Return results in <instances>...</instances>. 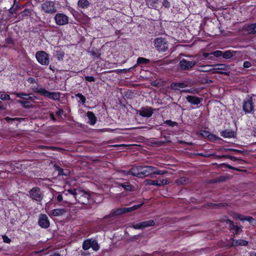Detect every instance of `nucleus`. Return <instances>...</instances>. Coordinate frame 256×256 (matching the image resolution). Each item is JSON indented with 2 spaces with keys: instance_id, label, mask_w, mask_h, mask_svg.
<instances>
[{
  "instance_id": "1",
  "label": "nucleus",
  "mask_w": 256,
  "mask_h": 256,
  "mask_svg": "<svg viewBox=\"0 0 256 256\" xmlns=\"http://www.w3.org/2000/svg\"><path fill=\"white\" fill-rule=\"evenodd\" d=\"M64 193L66 195H68V194L72 195L78 202L83 204L88 202V200L90 197L89 194L82 190L81 188L65 190Z\"/></svg>"
},
{
  "instance_id": "2",
  "label": "nucleus",
  "mask_w": 256,
  "mask_h": 256,
  "mask_svg": "<svg viewBox=\"0 0 256 256\" xmlns=\"http://www.w3.org/2000/svg\"><path fill=\"white\" fill-rule=\"evenodd\" d=\"M186 57L190 58V60L182 58L180 62V66L182 70H188L192 68L201 59L200 56H186Z\"/></svg>"
},
{
  "instance_id": "3",
  "label": "nucleus",
  "mask_w": 256,
  "mask_h": 256,
  "mask_svg": "<svg viewBox=\"0 0 256 256\" xmlns=\"http://www.w3.org/2000/svg\"><path fill=\"white\" fill-rule=\"evenodd\" d=\"M142 176H152L154 174L162 175L167 172L166 170H160L157 168L152 166H143Z\"/></svg>"
},
{
  "instance_id": "4",
  "label": "nucleus",
  "mask_w": 256,
  "mask_h": 256,
  "mask_svg": "<svg viewBox=\"0 0 256 256\" xmlns=\"http://www.w3.org/2000/svg\"><path fill=\"white\" fill-rule=\"evenodd\" d=\"M143 204V203L140 204L134 205L132 207L130 208H118L114 210H113L108 216H106L105 218H106L108 216H116L120 215V214H124L126 212H128L134 210H136L140 207H141Z\"/></svg>"
},
{
  "instance_id": "5",
  "label": "nucleus",
  "mask_w": 256,
  "mask_h": 256,
  "mask_svg": "<svg viewBox=\"0 0 256 256\" xmlns=\"http://www.w3.org/2000/svg\"><path fill=\"white\" fill-rule=\"evenodd\" d=\"M36 92L42 96L48 97L53 100H58L60 98V94L59 92H49L42 88H37Z\"/></svg>"
},
{
  "instance_id": "6",
  "label": "nucleus",
  "mask_w": 256,
  "mask_h": 256,
  "mask_svg": "<svg viewBox=\"0 0 256 256\" xmlns=\"http://www.w3.org/2000/svg\"><path fill=\"white\" fill-rule=\"evenodd\" d=\"M36 58L38 62L44 66H47L50 62V58L48 54L44 51L36 52Z\"/></svg>"
},
{
  "instance_id": "7",
  "label": "nucleus",
  "mask_w": 256,
  "mask_h": 256,
  "mask_svg": "<svg viewBox=\"0 0 256 256\" xmlns=\"http://www.w3.org/2000/svg\"><path fill=\"white\" fill-rule=\"evenodd\" d=\"M42 10L48 14L54 13L56 12V4L52 1H46L42 4Z\"/></svg>"
},
{
  "instance_id": "8",
  "label": "nucleus",
  "mask_w": 256,
  "mask_h": 256,
  "mask_svg": "<svg viewBox=\"0 0 256 256\" xmlns=\"http://www.w3.org/2000/svg\"><path fill=\"white\" fill-rule=\"evenodd\" d=\"M155 47L158 51L165 52L168 48V44L165 39L157 38L154 42Z\"/></svg>"
},
{
  "instance_id": "9",
  "label": "nucleus",
  "mask_w": 256,
  "mask_h": 256,
  "mask_svg": "<svg viewBox=\"0 0 256 256\" xmlns=\"http://www.w3.org/2000/svg\"><path fill=\"white\" fill-rule=\"evenodd\" d=\"M30 196L32 200L37 202H41L43 198L42 192L38 187H34L30 190Z\"/></svg>"
},
{
  "instance_id": "10",
  "label": "nucleus",
  "mask_w": 256,
  "mask_h": 256,
  "mask_svg": "<svg viewBox=\"0 0 256 256\" xmlns=\"http://www.w3.org/2000/svg\"><path fill=\"white\" fill-rule=\"evenodd\" d=\"M56 24L58 26H64L68 24L69 22L68 18L63 13H58L55 15Z\"/></svg>"
},
{
  "instance_id": "11",
  "label": "nucleus",
  "mask_w": 256,
  "mask_h": 256,
  "mask_svg": "<svg viewBox=\"0 0 256 256\" xmlns=\"http://www.w3.org/2000/svg\"><path fill=\"white\" fill-rule=\"evenodd\" d=\"M146 184L148 186H161L168 184L170 182L167 179H160L156 180H146Z\"/></svg>"
},
{
  "instance_id": "12",
  "label": "nucleus",
  "mask_w": 256,
  "mask_h": 256,
  "mask_svg": "<svg viewBox=\"0 0 256 256\" xmlns=\"http://www.w3.org/2000/svg\"><path fill=\"white\" fill-rule=\"evenodd\" d=\"M242 108L246 114L250 113L254 110L252 98H249L244 101Z\"/></svg>"
},
{
  "instance_id": "13",
  "label": "nucleus",
  "mask_w": 256,
  "mask_h": 256,
  "mask_svg": "<svg viewBox=\"0 0 256 256\" xmlns=\"http://www.w3.org/2000/svg\"><path fill=\"white\" fill-rule=\"evenodd\" d=\"M142 170L143 166H134L130 170V175L140 178L142 177Z\"/></svg>"
},
{
  "instance_id": "14",
  "label": "nucleus",
  "mask_w": 256,
  "mask_h": 256,
  "mask_svg": "<svg viewBox=\"0 0 256 256\" xmlns=\"http://www.w3.org/2000/svg\"><path fill=\"white\" fill-rule=\"evenodd\" d=\"M38 224L42 228H48L50 226L48 217L45 214H41L38 218Z\"/></svg>"
},
{
  "instance_id": "15",
  "label": "nucleus",
  "mask_w": 256,
  "mask_h": 256,
  "mask_svg": "<svg viewBox=\"0 0 256 256\" xmlns=\"http://www.w3.org/2000/svg\"><path fill=\"white\" fill-rule=\"evenodd\" d=\"M154 222L153 220H148L134 224L133 225V227L135 229H143L145 228L154 226Z\"/></svg>"
},
{
  "instance_id": "16",
  "label": "nucleus",
  "mask_w": 256,
  "mask_h": 256,
  "mask_svg": "<svg viewBox=\"0 0 256 256\" xmlns=\"http://www.w3.org/2000/svg\"><path fill=\"white\" fill-rule=\"evenodd\" d=\"M230 215L234 218L239 220L242 222L246 220L252 223L254 221V219L252 217L242 216L235 212H231Z\"/></svg>"
},
{
  "instance_id": "17",
  "label": "nucleus",
  "mask_w": 256,
  "mask_h": 256,
  "mask_svg": "<svg viewBox=\"0 0 256 256\" xmlns=\"http://www.w3.org/2000/svg\"><path fill=\"white\" fill-rule=\"evenodd\" d=\"M66 212V211L64 208H56L52 210L49 215L54 216H60L65 214Z\"/></svg>"
},
{
  "instance_id": "18",
  "label": "nucleus",
  "mask_w": 256,
  "mask_h": 256,
  "mask_svg": "<svg viewBox=\"0 0 256 256\" xmlns=\"http://www.w3.org/2000/svg\"><path fill=\"white\" fill-rule=\"evenodd\" d=\"M224 221L226 224L228 226L229 228L234 230V234H236L240 230V228L237 226L234 225L232 221L228 218L224 220Z\"/></svg>"
},
{
  "instance_id": "19",
  "label": "nucleus",
  "mask_w": 256,
  "mask_h": 256,
  "mask_svg": "<svg viewBox=\"0 0 256 256\" xmlns=\"http://www.w3.org/2000/svg\"><path fill=\"white\" fill-rule=\"evenodd\" d=\"M152 114L153 112L151 108H146L140 111V114L144 117L149 118Z\"/></svg>"
},
{
  "instance_id": "20",
  "label": "nucleus",
  "mask_w": 256,
  "mask_h": 256,
  "mask_svg": "<svg viewBox=\"0 0 256 256\" xmlns=\"http://www.w3.org/2000/svg\"><path fill=\"white\" fill-rule=\"evenodd\" d=\"M86 115L88 118V123L90 125H94L97 120L95 114L92 112H88Z\"/></svg>"
},
{
  "instance_id": "21",
  "label": "nucleus",
  "mask_w": 256,
  "mask_h": 256,
  "mask_svg": "<svg viewBox=\"0 0 256 256\" xmlns=\"http://www.w3.org/2000/svg\"><path fill=\"white\" fill-rule=\"evenodd\" d=\"M186 100L190 103L194 105H198L201 102L200 98L191 96H188L186 97Z\"/></svg>"
},
{
  "instance_id": "22",
  "label": "nucleus",
  "mask_w": 256,
  "mask_h": 256,
  "mask_svg": "<svg viewBox=\"0 0 256 256\" xmlns=\"http://www.w3.org/2000/svg\"><path fill=\"white\" fill-rule=\"evenodd\" d=\"M14 94L18 98H21L24 100H34L35 96L32 94H26L24 93L20 92V93H14Z\"/></svg>"
},
{
  "instance_id": "23",
  "label": "nucleus",
  "mask_w": 256,
  "mask_h": 256,
  "mask_svg": "<svg viewBox=\"0 0 256 256\" xmlns=\"http://www.w3.org/2000/svg\"><path fill=\"white\" fill-rule=\"evenodd\" d=\"M248 241L243 240H232V246H246L248 244Z\"/></svg>"
},
{
  "instance_id": "24",
  "label": "nucleus",
  "mask_w": 256,
  "mask_h": 256,
  "mask_svg": "<svg viewBox=\"0 0 256 256\" xmlns=\"http://www.w3.org/2000/svg\"><path fill=\"white\" fill-rule=\"evenodd\" d=\"M186 84L184 82L172 83L171 84V88L173 90H180V88H184Z\"/></svg>"
},
{
  "instance_id": "25",
  "label": "nucleus",
  "mask_w": 256,
  "mask_h": 256,
  "mask_svg": "<svg viewBox=\"0 0 256 256\" xmlns=\"http://www.w3.org/2000/svg\"><path fill=\"white\" fill-rule=\"evenodd\" d=\"M246 30L250 34L256 33V24L248 25L246 27Z\"/></svg>"
},
{
  "instance_id": "26",
  "label": "nucleus",
  "mask_w": 256,
  "mask_h": 256,
  "mask_svg": "<svg viewBox=\"0 0 256 256\" xmlns=\"http://www.w3.org/2000/svg\"><path fill=\"white\" fill-rule=\"evenodd\" d=\"M78 6L82 8H86L90 3L88 0H79L78 2Z\"/></svg>"
},
{
  "instance_id": "27",
  "label": "nucleus",
  "mask_w": 256,
  "mask_h": 256,
  "mask_svg": "<svg viewBox=\"0 0 256 256\" xmlns=\"http://www.w3.org/2000/svg\"><path fill=\"white\" fill-rule=\"evenodd\" d=\"M226 70V65H224V64H216V65L214 66V68H212V70H214V72H219V70Z\"/></svg>"
},
{
  "instance_id": "28",
  "label": "nucleus",
  "mask_w": 256,
  "mask_h": 256,
  "mask_svg": "<svg viewBox=\"0 0 256 256\" xmlns=\"http://www.w3.org/2000/svg\"><path fill=\"white\" fill-rule=\"evenodd\" d=\"M92 240L88 239L84 240L82 244V248L84 250H88L90 248Z\"/></svg>"
},
{
  "instance_id": "29",
  "label": "nucleus",
  "mask_w": 256,
  "mask_h": 256,
  "mask_svg": "<svg viewBox=\"0 0 256 256\" xmlns=\"http://www.w3.org/2000/svg\"><path fill=\"white\" fill-rule=\"evenodd\" d=\"M76 97L78 98V103H80L82 104H84L86 102V98L80 93L78 94H76Z\"/></svg>"
},
{
  "instance_id": "30",
  "label": "nucleus",
  "mask_w": 256,
  "mask_h": 256,
  "mask_svg": "<svg viewBox=\"0 0 256 256\" xmlns=\"http://www.w3.org/2000/svg\"><path fill=\"white\" fill-rule=\"evenodd\" d=\"M222 136L224 138H230L234 136V132H233L224 130L222 132Z\"/></svg>"
},
{
  "instance_id": "31",
  "label": "nucleus",
  "mask_w": 256,
  "mask_h": 256,
  "mask_svg": "<svg viewBox=\"0 0 256 256\" xmlns=\"http://www.w3.org/2000/svg\"><path fill=\"white\" fill-rule=\"evenodd\" d=\"M211 66H210V65H206V66H199L200 70L201 72H210L212 70V69L210 68Z\"/></svg>"
},
{
  "instance_id": "32",
  "label": "nucleus",
  "mask_w": 256,
  "mask_h": 256,
  "mask_svg": "<svg viewBox=\"0 0 256 256\" xmlns=\"http://www.w3.org/2000/svg\"><path fill=\"white\" fill-rule=\"evenodd\" d=\"M64 52L61 50L56 51L55 56L58 60H63L64 57Z\"/></svg>"
},
{
  "instance_id": "33",
  "label": "nucleus",
  "mask_w": 256,
  "mask_h": 256,
  "mask_svg": "<svg viewBox=\"0 0 256 256\" xmlns=\"http://www.w3.org/2000/svg\"><path fill=\"white\" fill-rule=\"evenodd\" d=\"M91 245L92 246L90 248L95 251L98 250L100 248V246L96 240H92Z\"/></svg>"
},
{
  "instance_id": "34",
  "label": "nucleus",
  "mask_w": 256,
  "mask_h": 256,
  "mask_svg": "<svg viewBox=\"0 0 256 256\" xmlns=\"http://www.w3.org/2000/svg\"><path fill=\"white\" fill-rule=\"evenodd\" d=\"M233 56V54L231 51L227 50L223 52L222 57L226 59H229Z\"/></svg>"
},
{
  "instance_id": "35",
  "label": "nucleus",
  "mask_w": 256,
  "mask_h": 256,
  "mask_svg": "<svg viewBox=\"0 0 256 256\" xmlns=\"http://www.w3.org/2000/svg\"><path fill=\"white\" fill-rule=\"evenodd\" d=\"M150 60L148 59L144 58H138L137 60V63L138 64H146L149 62Z\"/></svg>"
},
{
  "instance_id": "36",
  "label": "nucleus",
  "mask_w": 256,
  "mask_h": 256,
  "mask_svg": "<svg viewBox=\"0 0 256 256\" xmlns=\"http://www.w3.org/2000/svg\"><path fill=\"white\" fill-rule=\"evenodd\" d=\"M211 54H213L214 56L216 58H219L220 56H222L223 52L221 50H216L212 52Z\"/></svg>"
},
{
  "instance_id": "37",
  "label": "nucleus",
  "mask_w": 256,
  "mask_h": 256,
  "mask_svg": "<svg viewBox=\"0 0 256 256\" xmlns=\"http://www.w3.org/2000/svg\"><path fill=\"white\" fill-rule=\"evenodd\" d=\"M165 123L170 126H174L177 125V123L175 122H172L170 120H167L165 122Z\"/></svg>"
},
{
  "instance_id": "38",
  "label": "nucleus",
  "mask_w": 256,
  "mask_h": 256,
  "mask_svg": "<svg viewBox=\"0 0 256 256\" xmlns=\"http://www.w3.org/2000/svg\"><path fill=\"white\" fill-rule=\"evenodd\" d=\"M18 102L20 103L22 106L25 107L29 106L30 103L29 102L25 100H18Z\"/></svg>"
},
{
  "instance_id": "39",
  "label": "nucleus",
  "mask_w": 256,
  "mask_h": 256,
  "mask_svg": "<svg viewBox=\"0 0 256 256\" xmlns=\"http://www.w3.org/2000/svg\"><path fill=\"white\" fill-rule=\"evenodd\" d=\"M0 98L2 100H10V96L7 94H2L0 96Z\"/></svg>"
},
{
  "instance_id": "40",
  "label": "nucleus",
  "mask_w": 256,
  "mask_h": 256,
  "mask_svg": "<svg viewBox=\"0 0 256 256\" xmlns=\"http://www.w3.org/2000/svg\"><path fill=\"white\" fill-rule=\"evenodd\" d=\"M2 240H3V241L5 242V243H6V244H10L11 242V240L10 239L8 238L6 236V235H2Z\"/></svg>"
},
{
  "instance_id": "41",
  "label": "nucleus",
  "mask_w": 256,
  "mask_h": 256,
  "mask_svg": "<svg viewBox=\"0 0 256 256\" xmlns=\"http://www.w3.org/2000/svg\"><path fill=\"white\" fill-rule=\"evenodd\" d=\"M85 80L88 82H92L94 81V78L92 76H86L85 77Z\"/></svg>"
},
{
  "instance_id": "42",
  "label": "nucleus",
  "mask_w": 256,
  "mask_h": 256,
  "mask_svg": "<svg viewBox=\"0 0 256 256\" xmlns=\"http://www.w3.org/2000/svg\"><path fill=\"white\" fill-rule=\"evenodd\" d=\"M252 66L251 63L249 62L246 61L244 62L243 66L245 68H248Z\"/></svg>"
},
{
  "instance_id": "43",
  "label": "nucleus",
  "mask_w": 256,
  "mask_h": 256,
  "mask_svg": "<svg viewBox=\"0 0 256 256\" xmlns=\"http://www.w3.org/2000/svg\"><path fill=\"white\" fill-rule=\"evenodd\" d=\"M122 186H123V188L124 189H126V190H132V186L130 184H123Z\"/></svg>"
},
{
  "instance_id": "44",
  "label": "nucleus",
  "mask_w": 256,
  "mask_h": 256,
  "mask_svg": "<svg viewBox=\"0 0 256 256\" xmlns=\"http://www.w3.org/2000/svg\"><path fill=\"white\" fill-rule=\"evenodd\" d=\"M115 147H120L122 149L127 147L128 145L126 144H116L114 146Z\"/></svg>"
},
{
  "instance_id": "45",
  "label": "nucleus",
  "mask_w": 256,
  "mask_h": 256,
  "mask_svg": "<svg viewBox=\"0 0 256 256\" xmlns=\"http://www.w3.org/2000/svg\"><path fill=\"white\" fill-rule=\"evenodd\" d=\"M62 196L61 194H58L57 196V200L59 202H61L62 200Z\"/></svg>"
},
{
  "instance_id": "46",
  "label": "nucleus",
  "mask_w": 256,
  "mask_h": 256,
  "mask_svg": "<svg viewBox=\"0 0 256 256\" xmlns=\"http://www.w3.org/2000/svg\"><path fill=\"white\" fill-rule=\"evenodd\" d=\"M183 91L184 92H186L194 93L196 90H195L189 89V90H186Z\"/></svg>"
},
{
  "instance_id": "47",
  "label": "nucleus",
  "mask_w": 256,
  "mask_h": 256,
  "mask_svg": "<svg viewBox=\"0 0 256 256\" xmlns=\"http://www.w3.org/2000/svg\"><path fill=\"white\" fill-rule=\"evenodd\" d=\"M28 81L31 84L36 82V80L32 78H28Z\"/></svg>"
},
{
  "instance_id": "48",
  "label": "nucleus",
  "mask_w": 256,
  "mask_h": 256,
  "mask_svg": "<svg viewBox=\"0 0 256 256\" xmlns=\"http://www.w3.org/2000/svg\"><path fill=\"white\" fill-rule=\"evenodd\" d=\"M121 172H122L124 175H125V176H128V175H130V170H128V171H126V170H122V171H121Z\"/></svg>"
},
{
  "instance_id": "49",
  "label": "nucleus",
  "mask_w": 256,
  "mask_h": 256,
  "mask_svg": "<svg viewBox=\"0 0 256 256\" xmlns=\"http://www.w3.org/2000/svg\"><path fill=\"white\" fill-rule=\"evenodd\" d=\"M164 5L166 6V7H169L170 6V4L168 3V2L166 0H164Z\"/></svg>"
},
{
  "instance_id": "50",
  "label": "nucleus",
  "mask_w": 256,
  "mask_h": 256,
  "mask_svg": "<svg viewBox=\"0 0 256 256\" xmlns=\"http://www.w3.org/2000/svg\"><path fill=\"white\" fill-rule=\"evenodd\" d=\"M203 56H204V58H207L208 57V56H209V54L208 53H204L203 54Z\"/></svg>"
},
{
  "instance_id": "51",
  "label": "nucleus",
  "mask_w": 256,
  "mask_h": 256,
  "mask_svg": "<svg viewBox=\"0 0 256 256\" xmlns=\"http://www.w3.org/2000/svg\"><path fill=\"white\" fill-rule=\"evenodd\" d=\"M250 256H256V252H252L250 253Z\"/></svg>"
},
{
  "instance_id": "52",
  "label": "nucleus",
  "mask_w": 256,
  "mask_h": 256,
  "mask_svg": "<svg viewBox=\"0 0 256 256\" xmlns=\"http://www.w3.org/2000/svg\"><path fill=\"white\" fill-rule=\"evenodd\" d=\"M10 12L12 14L14 13V8H11L10 9Z\"/></svg>"
},
{
  "instance_id": "53",
  "label": "nucleus",
  "mask_w": 256,
  "mask_h": 256,
  "mask_svg": "<svg viewBox=\"0 0 256 256\" xmlns=\"http://www.w3.org/2000/svg\"><path fill=\"white\" fill-rule=\"evenodd\" d=\"M12 120V119H11V118H10L9 117H6V121H8H8H9V120Z\"/></svg>"
},
{
  "instance_id": "54",
  "label": "nucleus",
  "mask_w": 256,
  "mask_h": 256,
  "mask_svg": "<svg viewBox=\"0 0 256 256\" xmlns=\"http://www.w3.org/2000/svg\"><path fill=\"white\" fill-rule=\"evenodd\" d=\"M184 180V178H180L178 180L180 182H183L182 180Z\"/></svg>"
},
{
  "instance_id": "55",
  "label": "nucleus",
  "mask_w": 256,
  "mask_h": 256,
  "mask_svg": "<svg viewBox=\"0 0 256 256\" xmlns=\"http://www.w3.org/2000/svg\"><path fill=\"white\" fill-rule=\"evenodd\" d=\"M50 256H60V255L58 254H54L53 255Z\"/></svg>"
},
{
  "instance_id": "56",
  "label": "nucleus",
  "mask_w": 256,
  "mask_h": 256,
  "mask_svg": "<svg viewBox=\"0 0 256 256\" xmlns=\"http://www.w3.org/2000/svg\"><path fill=\"white\" fill-rule=\"evenodd\" d=\"M51 117H52V118L53 120H54V116L52 114H51Z\"/></svg>"
},
{
  "instance_id": "57",
  "label": "nucleus",
  "mask_w": 256,
  "mask_h": 256,
  "mask_svg": "<svg viewBox=\"0 0 256 256\" xmlns=\"http://www.w3.org/2000/svg\"><path fill=\"white\" fill-rule=\"evenodd\" d=\"M49 68L50 70H54L52 69V66H50Z\"/></svg>"
},
{
  "instance_id": "58",
  "label": "nucleus",
  "mask_w": 256,
  "mask_h": 256,
  "mask_svg": "<svg viewBox=\"0 0 256 256\" xmlns=\"http://www.w3.org/2000/svg\"><path fill=\"white\" fill-rule=\"evenodd\" d=\"M60 112H60V111H59V112H56V113H57L58 114H60Z\"/></svg>"
},
{
  "instance_id": "59",
  "label": "nucleus",
  "mask_w": 256,
  "mask_h": 256,
  "mask_svg": "<svg viewBox=\"0 0 256 256\" xmlns=\"http://www.w3.org/2000/svg\"><path fill=\"white\" fill-rule=\"evenodd\" d=\"M157 1H158V0H154V2H157Z\"/></svg>"
},
{
  "instance_id": "60",
  "label": "nucleus",
  "mask_w": 256,
  "mask_h": 256,
  "mask_svg": "<svg viewBox=\"0 0 256 256\" xmlns=\"http://www.w3.org/2000/svg\"><path fill=\"white\" fill-rule=\"evenodd\" d=\"M204 133H206V134H207V132H206L204 131Z\"/></svg>"
}]
</instances>
